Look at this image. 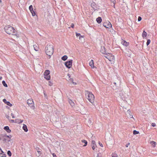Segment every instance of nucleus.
I'll return each instance as SVG.
<instances>
[{
	"label": "nucleus",
	"mask_w": 157,
	"mask_h": 157,
	"mask_svg": "<svg viewBox=\"0 0 157 157\" xmlns=\"http://www.w3.org/2000/svg\"><path fill=\"white\" fill-rule=\"evenodd\" d=\"M5 32L8 34L13 35H16L17 33V31L12 26L7 25L4 28Z\"/></svg>",
	"instance_id": "obj_1"
},
{
	"label": "nucleus",
	"mask_w": 157,
	"mask_h": 157,
	"mask_svg": "<svg viewBox=\"0 0 157 157\" xmlns=\"http://www.w3.org/2000/svg\"><path fill=\"white\" fill-rule=\"evenodd\" d=\"M45 52L46 54L49 56L50 58L54 52L53 46L50 44H48L45 47Z\"/></svg>",
	"instance_id": "obj_2"
},
{
	"label": "nucleus",
	"mask_w": 157,
	"mask_h": 157,
	"mask_svg": "<svg viewBox=\"0 0 157 157\" xmlns=\"http://www.w3.org/2000/svg\"><path fill=\"white\" fill-rule=\"evenodd\" d=\"M86 98L89 101L92 103L94 102V96L92 92L88 91H86L85 92Z\"/></svg>",
	"instance_id": "obj_3"
},
{
	"label": "nucleus",
	"mask_w": 157,
	"mask_h": 157,
	"mask_svg": "<svg viewBox=\"0 0 157 157\" xmlns=\"http://www.w3.org/2000/svg\"><path fill=\"white\" fill-rule=\"evenodd\" d=\"M50 73V72L49 70H46L44 73V78L47 80H48L50 79L51 77L49 75Z\"/></svg>",
	"instance_id": "obj_4"
},
{
	"label": "nucleus",
	"mask_w": 157,
	"mask_h": 157,
	"mask_svg": "<svg viewBox=\"0 0 157 157\" xmlns=\"http://www.w3.org/2000/svg\"><path fill=\"white\" fill-rule=\"evenodd\" d=\"M27 103L29 106L30 107L34 109L35 108L34 104V103L33 100L32 99H29L27 100Z\"/></svg>",
	"instance_id": "obj_5"
},
{
	"label": "nucleus",
	"mask_w": 157,
	"mask_h": 157,
	"mask_svg": "<svg viewBox=\"0 0 157 157\" xmlns=\"http://www.w3.org/2000/svg\"><path fill=\"white\" fill-rule=\"evenodd\" d=\"M72 60H70L66 62L65 63V65L68 68H70L72 66Z\"/></svg>",
	"instance_id": "obj_6"
},
{
	"label": "nucleus",
	"mask_w": 157,
	"mask_h": 157,
	"mask_svg": "<svg viewBox=\"0 0 157 157\" xmlns=\"http://www.w3.org/2000/svg\"><path fill=\"white\" fill-rule=\"evenodd\" d=\"M105 54L106 56H105V57L110 61L111 59H113L114 58V56H113L110 54H107V53H106Z\"/></svg>",
	"instance_id": "obj_7"
},
{
	"label": "nucleus",
	"mask_w": 157,
	"mask_h": 157,
	"mask_svg": "<svg viewBox=\"0 0 157 157\" xmlns=\"http://www.w3.org/2000/svg\"><path fill=\"white\" fill-rule=\"evenodd\" d=\"M103 25L104 27L107 28H109L112 27V24L109 21L108 22L104 23L103 24Z\"/></svg>",
	"instance_id": "obj_8"
},
{
	"label": "nucleus",
	"mask_w": 157,
	"mask_h": 157,
	"mask_svg": "<svg viewBox=\"0 0 157 157\" xmlns=\"http://www.w3.org/2000/svg\"><path fill=\"white\" fill-rule=\"evenodd\" d=\"M0 155L1 157H6V153L2 150L1 148L0 147Z\"/></svg>",
	"instance_id": "obj_9"
},
{
	"label": "nucleus",
	"mask_w": 157,
	"mask_h": 157,
	"mask_svg": "<svg viewBox=\"0 0 157 157\" xmlns=\"http://www.w3.org/2000/svg\"><path fill=\"white\" fill-rule=\"evenodd\" d=\"M100 52L102 54H106L105 48L104 46H101V49L100 50Z\"/></svg>",
	"instance_id": "obj_10"
},
{
	"label": "nucleus",
	"mask_w": 157,
	"mask_h": 157,
	"mask_svg": "<svg viewBox=\"0 0 157 157\" xmlns=\"http://www.w3.org/2000/svg\"><path fill=\"white\" fill-rule=\"evenodd\" d=\"M3 101L4 102L5 104H6L8 105L9 106H12V105L10 103V102L9 101H7L6 99H3Z\"/></svg>",
	"instance_id": "obj_11"
},
{
	"label": "nucleus",
	"mask_w": 157,
	"mask_h": 157,
	"mask_svg": "<svg viewBox=\"0 0 157 157\" xmlns=\"http://www.w3.org/2000/svg\"><path fill=\"white\" fill-rule=\"evenodd\" d=\"M121 43L123 45L126 47L128 46L129 44V42H128L124 40H122V41L121 42Z\"/></svg>",
	"instance_id": "obj_12"
},
{
	"label": "nucleus",
	"mask_w": 157,
	"mask_h": 157,
	"mask_svg": "<svg viewBox=\"0 0 157 157\" xmlns=\"http://www.w3.org/2000/svg\"><path fill=\"white\" fill-rule=\"evenodd\" d=\"M67 76H68V80L69 81H70L73 84L75 85L76 84V83L73 82V78H70L71 76L70 74H68L67 75Z\"/></svg>",
	"instance_id": "obj_13"
},
{
	"label": "nucleus",
	"mask_w": 157,
	"mask_h": 157,
	"mask_svg": "<svg viewBox=\"0 0 157 157\" xmlns=\"http://www.w3.org/2000/svg\"><path fill=\"white\" fill-rule=\"evenodd\" d=\"M4 129L8 133H10L11 132V130L10 129L9 127L8 126L4 127Z\"/></svg>",
	"instance_id": "obj_14"
},
{
	"label": "nucleus",
	"mask_w": 157,
	"mask_h": 157,
	"mask_svg": "<svg viewBox=\"0 0 157 157\" xmlns=\"http://www.w3.org/2000/svg\"><path fill=\"white\" fill-rule=\"evenodd\" d=\"M89 65L92 68H94V63L93 60L91 59L89 63Z\"/></svg>",
	"instance_id": "obj_15"
},
{
	"label": "nucleus",
	"mask_w": 157,
	"mask_h": 157,
	"mask_svg": "<svg viewBox=\"0 0 157 157\" xmlns=\"http://www.w3.org/2000/svg\"><path fill=\"white\" fill-rule=\"evenodd\" d=\"M23 129L25 132H27L28 131V129L26 125L25 124H23L22 127Z\"/></svg>",
	"instance_id": "obj_16"
},
{
	"label": "nucleus",
	"mask_w": 157,
	"mask_h": 157,
	"mask_svg": "<svg viewBox=\"0 0 157 157\" xmlns=\"http://www.w3.org/2000/svg\"><path fill=\"white\" fill-rule=\"evenodd\" d=\"M96 21L98 24L100 23L102 21V19L101 17H98L96 19Z\"/></svg>",
	"instance_id": "obj_17"
},
{
	"label": "nucleus",
	"mask_w": 157,
	"mask_h": 157,
	"mask_svg": "<svg viewBox=\"0 0 157 157\" xmlns=\"http://www.w3.org/2000/svg\"><path fill=\"white\" fill-rule=\"evenodd\" d=\"M147 35V33L144 30L142 33V36L143 38H145L146 37Z\"/></svg>",
	"instance_id": "obj_18"
},
{
	"label": "nucleus",
	"mask_w": 157,
	"mask_h": 157,
	"mask_svg": "<svg viewBox=\"0 0 157 157\" xmlns=\"http://www.w3.org/2000/svg\"><path fill=\"white\" fill-rule=\"evenodd\" d=\"M69 102L70 105L72 106H73L75 104L74 103L73 101L71 100H69Z\"/></svg>",
	"instance_id": "obj_19"
},
{
	"label": "nucleus",
	"mask_w": 157,
	"mask_h": 157,
	"mask_svg": "<svg viewBox=\"0 0 157 157\" xmlns=\"http://www.w3.org/2000/svg\"><path fill=\"white\" fill-rule=\"evenodd\" d=\"M67 58V56L66 55H64L62 57L61 59L63 61L66 60Z\"/></svg>",
	"instance_id": "obj_20"
},
{
	"label": "nucleus",
	"mask_w": 157,
	"mask_h": 157,
	"mask_svg": "<svg viewBox=\"0 0 157 157\" xmlns=\"http://www.w3.org/2000/svg\"><path fill=\"white\" fill-rule=\"evenodd\" d=\"M112 157H118V155L116 153L114 152L111 155Z\"/></svg>",
	"instance_id": "obj_21"
},
{
	"label": "nucleus",
	"mask_w": 157,
	"mask_h": 157,
	"mask_svg": "<svg viewBox=\"0 0 157 157\" xmlns=\"http://www.w3.org/2000/svg\"><path fill=\"white\" fill-rule=\"evenodd\" d=\"M33 47L34 49L36 51H37L38 50V47H37V45H34L33 46Z\"/></svg>",
	"instance_id": "obj_22"
},
{
	"label": "nucleus",
	"mask_w": 157,
	"mask_h": 157,
	"mask_svg": "<svg viewBox=\"0 0 157 157\" xmlns=\"http://www.w3.org/2000/svg\"><path fill=\"white\" fill-rule=\"evenodd\" d=\"M2 84L5 87H7L8 86L7 84H6L5 81L4 80L3 81H2Z\"/></svg>",
	"instance_id": "obj_23"
},
{
	"label": "nucleus",
	"mask_w": 157,
	"mask_h": 157,
	"mask_svg": "<svg viewBox=\"0 0 157 157\" xmlns=\"http://www.w3.org/2000/svg\"><path fill=\"white\" fill-rule=\"evenodd\" d=\"M82 141L83 143H85V145H84V146H85L87 145V141L83 140H82Z\"/></svg>",
	"instance_id": "obj_24"
},
{
	"label": "nucleus",
	"mask_w": 157,
	"mask_h": 157,
	"mask_svg": "<svg viewBox=\"0 0 157 157\" xmlns=\"http://www.w3.org/2000/svg\"><path fill=\"white\" fill-rule=\"evenodd\" d=\"M3 137H7L9 138L10 139L8 140V141H10V138L11 137V135L8 136V135H4L3 136Z\"/></svg>",
	"instance_id": "obj_25"
},
{
	"label": "nucleus",
	"mask_w": 157,
	"mask_h": 157,
	"mask_svg": "<svg viewBox=\"0 0 157 157\" xmlns=\"http://www.w3.org/2000/svg\"><path fill=\"white\" fill-rule=\"evenodd\" d=\"M139 133V131H137L136 130H134L133 131V134L134 135H136Z\"/></svg>",
	"instance_id": "obj_26"
},
{
	"label": "nucleus",
	"mask_w": 157,
	"mask_h": 157,
	"mask_svg": "<svg viewBox=\"0 0 157 157\" xmlns=\"http://www.w3.org/2000/svg\"><path fill=\"white\" fill-rule=\"evenodd\" d=\"M7 154L9 156H11V155H12L11 152L10 151V150H9V151H8L7 152Z\"/></svg>",
	"instance_id": "obj_27"
},
{
	"label": "nucleus",
	"mask_w": 157,
	"mask_h": 157,
	"mask_svg": "<svg viewBox=\"0 0 157 157\" xmlns=\"http://www.w3.org/2000/svg\"><path fill=\"white\" fill-rule=\"evenodd\" d=\"M29 10H30V12L31 11H32L33 10V6L32 5L29 6Z\"/></svg>",
	"instance_id": "obj_28"
},
{
	"label": "nucleus",
	"mask_w": 157,
	"mask_h": 157,
	"mask_svg": "<svg viewBox=\"0 0 157 157\" xmlns=\"http://www.w3.org/2000/svg\"><path fill=\"white\" fill-rule=\"evenodd\" d=\"M151 143L154 147H155L156 145V143L154 141H152L151 142Z\"/></svg>",
	"instance_id": "obj_29"
},
{
	"label": "nucleus",
	"mask_w": 157,
	"mask_h": 157,
	"mask_svg": "<svg viewBox=\"0 0 157 157\" xmlns=\"http://www.w3.org/2000/svg\"><path fill=\"white\" fill-rule=\"evenodd\" d=\"M31 12L32 13L33 16H34L36 15V13H35V12L33 10L32 11H31Z\"/></svg>",
	"instance_id": "obj_30"
},
{
	"label": "nucleus",
	"mask_w": 157,
	"mask_h": 157,
	"mask_svg": "<svg viewBox=\"0 0 157 157\" xmlns=\"http://www.w3.org/2000/svg\"><path fill=\"white\" fill-rule=\"evenodd\" d=\"M151 40L150 39H148L147 40V42L146 43V44L147 46H148L149 45L150 43Z\"/></svg>",
	"instance_id": "obj_31"
},
{
	"label": "nucleus",
	"mask_w": 157,
	"mask_h": 157,
	"mask_svg": "<svg viewBox=\"0 0 157 157\" xmlns=\"http://www.w3.org/2000/svg\"><path fill=\"white\" fill-rule=\"evenodd\" d=\"M97 157H101V153H99L98 154Z\"/></svg>",
	"instance_id": "obj_32"
},
{
	"label": "nucleus",
	"mask_w": 157,
	"mask_h": 157,
	"mask_svg": "<svg viewBox=\"0 0 157 157\" xmlns=\"http://www.w3.org/2000/svg\"><path fill=\"white\" fill-rule=\"evenodd\" d=\"M142 20V18L141 17L139 16L138 17V21H140Z\"/></svg>",
	"instance_id": "obj_33"
},
{
	"label": "nucleus",
	"mask_w": 157,
	"mask_h": 157,
	"mask_svg": "<svg viewBox=\"0 0 157 157\" xmlns=\"http://www.w3.org/2000/svg\"><path fill=\"white\" fill-rule=\"evenodd\" d=\"M92 144L93 145H96L95 142V141L93 140L92 141Z\"/></svg>",
	"instance_id": "obj_34"
},
{
	"label": "nucleus",
	"mask_w": 157,
	"mask_h": 157,
	"mask_svg": "<svg viewBox=\"0 0 157 157\" xmlns=\"http://www.w3.org/2000/svg\"><path fill=\"white\" fill-rule=\"evenodd\" d=\"M53 85L52 83L50 81L48 82V85L50 86H52Z\"/></svg>",
	"instance_id": "obj_35"
},
{
	"label": "nucleus",
	"mask_w": 157,
	"mask_h": 157,
	"mask_svg": "<svg viewBox=\"0 0 157 157\" xmlns=\"http://www.w3.org/2000/svg\"><path fill=\"white\" fill-rule=\"evenodd\" d=\"M11 116L12 117V118H15V116H14V114H13V113H11Z\"/></svg>",
	"instance_id": "obj_36"
},
{
	"label": "nucleus",
	"mask_w": 157,
	"mask_h": 157,
	"mask_svg": "<svg viewBox=\"0 0 157 157\" xmlns=\"http://www.w3.org/2000/svg\"><path fill=\"white\" fill-rule=\"evenodd\" d=\"M76 36L78 37L80 36V34L79 33H76Z\"/></svg>",
	"instance_id": "obj_37"
},
{
	"label": "nucleus",
	"mask_w": 157,
	"mask_h": 157,
	"mask_svg": "<svg viewBox=\"0 0 157 157\" xmlns=\"http://www.w3.org/2000/svg\"><path fill=\"white\" fill-rule=\"evenodd\" d=\"M151 125L153 127H155V126H156V124L155 123H153L151 124Z\"/></svg>",
	"instance_id": "obj_38"
},
{
	"label": "nucleus",
	"mask_w": 157,
	"mask_h": 157,
	"mask_svg": "<svg viewBox=\"0 0 157 157\" xmlns=\"http://www.w3.org/2000/svg\"><path fill=\"white\" fill-rule=\"evenodd\" d=\"M96 147V145H93V146L92 147V149L94 150Z\"/></svg>",
	"instance_id": "obj_39"
},
{
	"label": "nucleus",
	"mask_w": 157,
	"mask_h": 157,
	"mask_svg": "<svg viewBox=\"0 0 157 157\" xmlns=\"http://www.w3.org/2000/svg\"><path fill=\"white\" fill-rule=\"evenodd\" d=\"M130 144L129 143H128L125 145V147H128V146L130 145Z\"/></svg>",
	"instance_id": "obj_40"
},
{
	"label": "nucleus",
	"mask_w": 157,
	"mask_h": 157,
	"mask_svg": "<svg viewBox=\"0 0 157 157\" xmlns=\"http://www.w3.org/2000/svg\"><path fill=\"white\" fill-rule=\"evenodd\" d=\"M19 121H20V122H19V123L21 124V123L23 121V120H19Z\"/></svg>",
	"instance_id": "obj_41"
},
{
	"label": "nucleus",
	"mask_w": 157,
	"mask_h": 157,
	"mask_svg": "<svg viewBox=\"0 0 157 157\" xmlns=\"http://www.w3.org/2000/svg\"><path fill=\"white\" fill-rule=\"evenodd\" d=\"M71 27H72V28H74V24L73 23H72L71 24Z\"/></svg>",
	"instance_id": "obj_42"
},
{
	"label": "nucleus",
	"mask_w": 157,
	"mask_h": 157,
	"mask_svg": "<svg viewBox=\"0 0 157 157\" xmlns=\"http://www.w3.org/2000/svg\"><path fill=\"white\" fill-rule=\"evenodd\" d=\"M53 157H57L55 153L52 154Z\"/></svg>",
	"instance_id": "obj_43"
},
{
	"label": "nucleus",
	"mask_w": 157,
	"mask_h": 157,
	"mask_svg": "<svg viewBox=\"0 0 157 157\" xmlns=\"http://www.w3.org/2000/svg\"><path fill=\"white\" fill-rule=\"evenodd\" d=\"M99 145L101 147H103V145L101 143H100V142L99 143Z\"/></svg>",
	"instance_id": "obj_44"
},
{
	"label": "nucleus",
	"mask_w": 157,
	"mask_h": 157,
	"mask_svg": "<svg viewBox=\"0 0 157 157\" xmlns=\"http://www.w3.org/2000/svg\"><path fill=\"white\" fill-rule=\"evenodd\" d=\"M44 96L45 98H47V94H46L44 93Z\"/></svg>",
	"instance_id": "obj_45"
},
{
	"label": "nucleus",
	"mask_w": 157,
	"mask_h": 157,
	"mask_svg": "<svg viewBox=\"0 0 157 157\" xmlns=\"http://www.w3.org/2000/svg\"><path fill=\"white\" fill-rule=\"evenodd\" d=\"M111 1L113 3V4L114 3V2H115V0H111Z\"/></svg>",
	"instance_id": "obj_46"
},
{
	"label": "nucleus",
	"mask_w": 157,
	"mask_h": 157,
	"mask_svg": "<svg viewBox=\"0 0 157 157\" xmlns=\"http://www.w3.org/2000/svg\"><path fill=\"white\" fill-rule=\"evenodd\" d=\"M7 140V139L6 138H4L3 139V141H5Z\"/></svg>",
	"instance_id": "obj_47"
},
{
	"label": "nucleus",
	"mask_w": 157,
	"mask_h": 157,
	"mask_svg": "<svg viewBox=\"0 0 157 157\" xmlns=\"http://www.w3.org/2000/svg\"><path fill=\"white\" fill-rule=\"evenodd\" d=\"M11 121L12 122H14V120H11Z\"/></svg>",
	"instance_id": "obj_48"
},
{
	"label": "nucleus",
	"mask_w": 157,
	"mask_h": 157,
	"mask_svg": "<svg viewBox=\"0 0 157 157\" xmlns=\"http://www.w3.org/2000/svg\"><path fill=\"white\" fill-rule=\"evenodd\" d=\"M37 152L39 153L40 154H41V151H38Z\"/></svg>",
	"instance_id": "obj_49"
},
{
	"label": "nucleus",
	"mask_w": 157,
	"mask_h": 157,
	"mask_svg": "<svg viewBox=\"0 0 157 157\" xmlns=\"http://www.w3.org/2000/svg\"><path fill=\"white\" fill-rule=\"evenodd\" d=\"M6 118H9V116H6Z\"/></svg>",
	"instance_id": "obj_50"
},
{
	"label": "nucleus",
	"mask_w": 157,
	"mask_h": 157,
	"mask_svg": "<svg viewBox=\"0 0 157 157\" xmlns=\"http://www.w3.org/2000/svg\"><path fill=\"white\" fill-rule=\"evenodd\" d=\"M2 79V77L1 76H0V79L1 80Z\"/></svg>",
	"instance_id": "obj_51"
},
{
	"label": "nucleus",
	"mask_w": 157,
	"mask_h": 157,
	"mask_svg": "<svg viewBox=\"0 0 157 157\" xmlns=\"http://www.w3.org/2000/svg\"><path fill=\"white\" fill-rule=\"evenodd\" d=\"M114 5H113V7H114V8H115V5H114V3L113 4Z\"/></svg>",
	"instance_id": "obj_52"
},
{
	"label": "nucleus",
	"mask_w": 157,
	"mask_h": 157,
	"mask_svg": "<svg viewBox=\"0 0 157 157\" xmlns=\"http://www.w3.org/2000/svg\"><path fill=\"white\" fill-rule=\"evenodd\" d=\"M114 84L115 85H116V82H114Z\"/></svg>",
	"instance_id": "obj_53"
},
{
	"label": "nucleus",
	"mask_w": 157,
	"mask_h": 157,
	"mask_svg": "<svg viewBox=\"0 0 157 157\" xmlns=\"http://www.w3.org/2000/svg\"><path fill=\"white\" fill-rule=\"evenodd\" d=\"M2 2V0H0V2L1 3Z\"/></svg>",
	"instance_id": "obj_54"
},
{
	"label": "nucleus",
	"mask_w": 157,
	"mask_h": 157,
	"mask_svg": "<svg viewBox=\"0 0 157 157\" xmlns=\"http://www.w3.org/2000/svg\"><path fill=\"white\" fill-rule=\"evenodd\" d=\"M127 50H130L129 49H127ZM130 51H131V50H130Z\"/></svg>",
	"instance_id": "obj_55"
}]
</instances>
